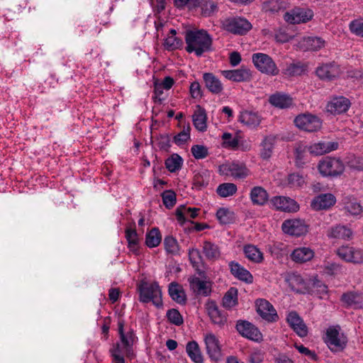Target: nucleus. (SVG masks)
Wrapping results in <instances>:
<instances>
[{
  "label": "nucleus",
  "instance_id": "ddd939ff",
  "mask_svg": "<svg viewBox=\"0 0 363 363\" xmlns=\"http://www.w3.org/2000/svg\"><path fill=\"white\" fill-rule=\"evenodd\" d=\"M281 228L285 233L296 237L301 236L308 231V226L305 221L299 218L284 220Z\"/></svg>",
  "mask_w": 363,
  "mask_h": 363
},
{
  "label": "nucleus",
  "instance_id": "69168bd1",
  "mask_svg": "<svg viewBox=\"0 0 363 363\" xmlns=\"http://www.w3.org/2000/svg\"><path fill=\"white\" fill-rule=\"evenodd\" d=\"M125 237L129 244L135 245L138 243V234L134 229L128 228L125 230Z\"/></svg>",
  "mask_w": 363,
  "mask_h": 363
},
{
  "label": "nucleus",
  "instance_id": "37998d69",
  "mask_svg": "<svg viewBox=\"0 0 363 363\" xmlns=\"http://www.w3.org/2000/svg\"><path fill=\"white\" fill-rule=\"evenodd\" d=\"M199 208H183L182 209H177L176 212V216L177 220L180 223H184L186 220V218H194L198 215Z\"/></svg>",
  "mask_w": 363,
  "mask_h": 363
},
{
  "label": "nucleus",
  "instance_id": "a19ab883",
  "mask_svg": "<svg viewBox=\"0 0 363 363\" xmlns=\"http://www.w3.org/2000/svg\"><path fill=\"white\" fill-rule=\"evenodd\" d=\"M203 253L209 260H215L220 257V252L218 247L208 241H205L203 245Z\"/></svg>",
  "mask_w": 363,
  "mask_h": 363
},
{
  "label": "nucleus",
  "instance_id": "bb28decb",
  "mask_svg": "<svg viewBox=\"0 0 363 363\" xmlns=\"http://www.w3.org/2000/svg\"><path fill=\"white\" fill-rule=\"evenodd\" d=\"M327 235L330 238L346 240H350L352 238V231L346 225H337L328 230Z\"/></svg>",
  "mask_w": 363,
  "mask_h": 363
},
{
  "label": "nucleus",
  "instance_id": "ea45409f",
  "mask_svg": "<svg viewBox=\"0 0 363 363\" xmlns=\"http://www.w3.org/2000/svg\"><path fill=\"white\" fill-rule=\"evenodd\" d=\"M177 32L174 29H171L169 34L164 40V48L168 50H174L179 49L183 45V42L181 38L176 36Z\"/></svg>",
  "mask_w": 363,
  "mask_h": 363
},
{
  "label": "nucleus",
  "instance_id": "f257e3e1",
  "mask_svg": "<svg viewBox=\"0 0 363 363\" xmlns=\"http://www.w3.org/2000/svg\"><path fill=\"white\" fill-rule=\"evenodd\" d=\"M118 326L120 341L111 350V353L114 363H125L124 356L133 357V346L138 338L132 329L125 330L123 320L118 321Z\"/></svg>",
  "mask_w": 363,
  "mask_h": 363
},
{
  "label": "nucleus",
  "instance_id": "c9c22d12",
  "mask_svg": "<svg viewBox=\"0 0 363 363\" xmlns=\"http://www.w3.org/2000/svg\"><path fill=\"white\" fill-rule=\"evenodd\" d=\"M250 196L254 205H264L268 200L267 191L261 186H255L252 188Z\"/></svg>",
  "mask_w": 363,
  "mask_h": 363
},
{
  "label": "nucleus",
  "instance_id": "13d9d810",
  "mask_svg": "<svg viewBox=\"0 0 363 363\" xmlns=\"http://www.w3.org/2000/svg\"><path fill=\"white\" fill-rule=\"evenodd\" d=\"M303 72V67L300 63H291L287 66L284 74L289 76L300 75Z\"/></svg>",
  "mask_w": 363,
  "mask_h": 363
},
{
  "label": "nucleus",
  "instance_id": "e2e57ef3",
  "mask_svg": "<svg viewBox=\"0 0 363 363\" xmlns=\"http://www.w3.org/2000/svg\"><path fill=\"white\" fill-rule=\"evenodd\" d=\"M201 9L205 16H210L217 10V4L214 1H208L202 4Z\"/></svg>",
  "mask_w": 363,
  "mask_h": 363
},
{
  "label": "nucleus",
  "instance_id": "f8f14e48",
  "mask_svg": "<svg viewBox=\"0 0 363 363\" xmlns=\"http://www.w3.org/2000/svg\"><path fill=\"white\" fill-rule=\"evenodd\" d=\"M206 353L209 358L215 362L220 359L222 357L220 342L217 337L212 333H207L203 335Z\"/></svg>",
  "mask_w": 363,
  "mask_h": 363
},
{
  "label": "nucleus",
  "instance_id": "3c124183",
  "mask_svg": "<svg viewBox=\"0 0 363 363\" xmlns=\"http://www.w3.org/2000/svg\"><path fill=\"white\" fill-rule=\"evenodd\" d=\"M286 281L294 291H298V286L303 284L302 277L296 274H289L286 277Z\"/></svg>",
  "mask_w": 363,
  "mask_h": 363
},
{
  "label": "nucleus",
  "instance_id": "b1692460",
  "mask_svg": "<svg viewBox=\"0 0 363 363\" xmlns=\"http://www.w3.org/2000/svg\"><path fill=\"white\" fill-rule=\"evenodd\" d=\"M298 46L304 51L318 50L325 46V40L315 36L305 37L298 43Z\"/></svg>",
  "mask_w": 363,
  "mask_h": 363
},
{
  "label": "nucleus",
  "instance_id": "6e6552de",
  "mask_svg": "<svg viewBox=\"0 0 363 363\" xmlns=\"http://www.w3.org/2000/svg\"><path fill=\"white\" fill-rule=\"evenodd\" d=\"M325 342L332 351H338L344 348L347 339L343 334L339 332L337 328L330 327L326 330Z\"/></svg>",
  "mask_w": 363,
  "mask_h": 363
},
{
  "label": "nucleus",
  "instance_id": "79ce46f5",
  "mask_svg": "<svg viewBox=\"0 0 363 363\" xmlns=\"http://www.w3.org/2000/svg\"><path fill=\"white\" fill-rule=\"evenodd\" d=\"M162 240V235L158 228H152L146 235L145 243L149 247H155L160 245Z\"/></svg>",
  "mask_w": 363,
  "mask_h": 363
},
{
  "label": "nucleus",
  "instance_id": "c756f323",
  "mask_svg": "<svg viewBox=\"0 0 363 363\" xmlns=\"http://www.w3.org/2000/svg\"><path fill=\"white\" fill-rule=\"evenodd\" d=\"M344 209L351 216H357L363 213V206L357 199L352 196L345 197L343 201Z\"/></svg>",
  "mask_w": 363,
  "mask_h": 363
},
{
  "label": "nucleus",
  "instance_id": "4468645a",
  "mask_svg": "<svg viewBox=\"0 0 363 363\" xmlns=\"http://www.w3.org/2000/svg\"><path fill=\"white\" fill-rule=\"evenodd\" d=\"M236 329L242 337L247 339L253 341H259L262 339V334L258 328L248 321H238Z\"/></svg>",
  "mask_w": 363,
  "mask_h": 363
},
{
  "label": "nucleus",
  "instance_id": "f3484780",
  "mask_svg": "<svg viewBox=\"0 0 363 363\" xmlns=\"http://www.w3.org/2000/svg\"><path fill=\"white\" fill-rule=\"evenodd\" d=\"M286 320L289 325L299 337H303L308 335V328L296 312H290L287 315Z\"/></svg>",
  "mask_w": 363,
  "mask_h": 363
},
{
  "label": "nucleus",
  "instance_id": "c03bdc74",
  "mask_svg": "<svg viewBox=\"0 0 363 363\" xmlns=\"http://www.w3.org/2000/svg\"><path fill=\"white\" fill-rule=\"evenodd\" d=\"M238 190L237 186L233 183H223L220 184L217 189V194L221 197L233 196Z\"/></svg>",
  "mask_w": 363,
  "mask_h": 363
},
{
  "label": "nucleus",
  "instance_id": "0e129e2a",
  "mask_svg": "<svg viewBox=\"0 0 363 363\" xmlns=\"http://www.w3.org/2000/svg\"><path fill=\"white\" fill-rule=\"evenodd\" d=\"M292 36L289 35L286 30L283 29H279L275 33V40L278 43H284L289 42L292 39Z\"/></svg>",
  "mask_w": 363,
  "mask_h": 363
},
{
  "label": "nucleus",
  "instance_id": "0eeeda50",
  "mask_svg": "<svg viewBox=\"0 0 363 363\" xmlns=\"http://www.w3.org/2000/svg\"><path fill=\"white\" fill-rule=\"evenodd\" d=\"M313 16L312 10L308 8L296 7L286 12L284 18L291 24H298L310 21Z\"/></svg>",
  "mask_w": 363,
  "mask_h": 363
},
{
  "label": "nucleus",
  "instance_id": "052dcab7",
  "mask_svg": "<svg viewBox=\"0 0 363 363\" xmlns=\"http://www.w3.org/2000/svg\"><path fill=\"white\" fill-rule=\"evenodd\" d=\"M350 28L352 33L363 38V20H355L350 23Z\"/></svg>",
  "mask_w": 363,
  "mask_h": 363
},
{
  "label": "nucleus",
  "instance_id": "2eb2a0df",
  "mask_svg": "<svg viewBox=\"0 0 363 363\" xmlns=\"http://www.w3.org/2000/svg\"><path fill=\"white\" fill-rule=\"evenodd\" d=\"M220 72L225 78L235 82H249L252 79L250 69L245 67L232 70H223Z\"/></svg>",
  "mask_w": 363,
  "mask_h": 363
},
{
  "label": "nucleus",
  "instance_id": "a878e982",
  "mask_svg": "<svg viewBox=\"0 0 363 363\" xmlns=\"http://www.w3.org/2000/svg\"><path fill=\"white\" fill-rule=\"evenodd\" d=\"M269 103L279 108H289L294 105L293 99L288 94L283 93H276L270 96Z\"/></svg>",
  "mask_w": 363,
  "mask_h": 363
},
{
  "label": "nucleus",
  "instance_id": "9b49d317",
  "mask_svg": "<svg viewBox=\"0 0 363 363\" xmlns=\"http://www.w3.org/2000/svg\"><path fill=\"white\" fill-rule=\"evenodd\" d=\"M223 27L226 30L234 34L243 35L251 29L252 25L245 18L235 17L225 20Z\"/></svg>",
  "mask_w": 363,
  "mask_h": 363
},
{
  "label": "nucleus",
  "instance_id": "5701e85b",
  "mask_svg": "<svg viewBox=\"0 0 363 363\" xmlns=\"http://www.w3.org/2000/svg\"><path fill=\"white\" fill-rule=\"evenodd\" d=\"M335 197L331 194H320L316 196L311 203L314 210L327 209L335 203Z\"/></svg>",
  "mask_w": 363,
  "mask_h": 363
},
{
  "label": "nucleus",
  "instance_id": "6ab92c4d",
  "mask_svg": "<svg viewBox=\"0 0 363 363\" xmlns=\"http://www.w3.org/2000/svg\"><path fill=\"white\" fill-rule=\"evenodd\" d=\"M272 203L277 209L285 212H296L299 209L297 202L289 197L275 196Z\"/></svg>",
  "mask_w": 363,
  "mask_h": 363
},
{
  "label": "nucleus",
  "instance_id": "39448f33",
  "mask_svg": "<svg viewBox=\"0 0 363 363\" xmlns=\"http://www.w3.org/2000/svg\"><path fill=\"white\" fill-rule=\"evenodd\" d=\"M255 67L262 73L276 76L279 74V69L272 58L264 53H255L252 57Z\"/></svg>",
  "mask_w": 363,
  "mask_h": 363
},
{
  "label": "nucleus",
  "instance_id": "c85d7f7f",
  "mask_svg": "<svg viewBox=\"0 0 363 363\" xmlns=\"http://www.w3.org/2000/svg\"><path fill=\"white\" fill-rule=\"evenodd\" d=\"M314 256V252L309 247H300L294 249L291 254V259L297 263L310 261Z\"/></svg>",
  "mask_w": 363,
  "mask_h": 363
},
{
  "label": "nucleus",
  "instance_id": "7c9ffc66",
  "mask_svg": "<svg viewBox=\"0 0 363 363\" xmlns=\"http://www.w3.org/2000/svg\"><path fill=\"white\" fill-rule=\"evenodd\" d=\"M230 272L233 275L240 280L247 283L252 282V276L250 272L235 262H231L229 264Z\"/></svg>",
  "mask_w": 363,
  "mask_h": 363
},
{
  "label": "nucleus",
  "instance_id": "680f3d73",
  "mask_svg": "<svg viewBox=\"0 0 363 363\" xmlns=\"http://www.w3.org/2000/svg\"><path fill=\"white\" fill-rule=\"evenodd\" d=\"M280 7L278 0H268L263 4V9L267 12H277Z\"/></svg>",
  "mask_w": 363,
  "mask_h": 363
},
{
  "label": "nucleus",
  "instance_id": "774afa93",
  "mask_svg": "<svg viewBox=\"0 0 363 363\" xmlns=\"http://www.w3.org/2000/svg\"><path fill=\"white\" fill-rule=\"evenodd\" d=\"M351 168L357 170L363 169V157H354L349 162Z\"/></svg>",
  "mask_w": 363,
  "mask_h": 363
},
{
  "label": "nucleus",
  "instance_id": "393cba45",
  "mask_svg": "<svg viewBox=\"0 0 363 363\" xmlns=\"http://www.w3.org/2000/svg\"><path fill=\"white\" fill-rule=\"evenodd\" d=\"M238 121L250 128L258 126L261 117L257 112L245 110L240 112Z\"/></svg>",
  "mask_w": 363,
  "mask_h": 363
},
{
  "label": "nucleus",
  "instance_id": "4d7b16f0",
  "mask_svg": "<svg viewBox=\"0 0 363 363\" xmlns=\"http://www.w3.org/2000/svg\"><path fill=\"white\" fill-rule=\"evenodd\" d=\"M168 320L176 325H180L183 323V318L179 312L176 309H170L167 313Z\"/></svg>",
  "mask_w": 363,
  "mask_h": 363
},
{
  "label": "nucleus",
  "instance_id": "aec40b11",
  "mask_svg": "<svg viewBox=\"0 0 363 363\" xmlns=\"http://www.w3.org/2000/svg\"><path fill=\"white\" fill-rule=\"evenodd\" d=\"M350 106V101L344 96L335 97L327 104L328 112L332 114H340L346 112Z\"/></svg>",
  "mask_w": 363,
  "mask_h": 363
},
{
  "label": "nucleus",
  "instance_id": "58836bf2",
  "mask_svg": "<svg viewBox=\"0 0 363 363\" xmlns=\"http://www.w3.org/2000/svg\"><path fill=\"white\" fill-rule=\"evenodd\" d=\"M243 251L246 257L253 262L260 263L264 259L263 253L253 245L245 246Z\"/></svg>",
  "mask_w": 363,
  "mask_h": 363
},
{
  "label": "nucleus",
  "instance_id": "f704fd0d",
  "mask_svg": "<svg viewBox=\"0 0 363 363\" xmlns=\"http://www.w3.org/2000/svg\"><path fill=\"white\" fill-rule=\"evenodd\" d=\"M169 294L170 297L177 303L184 304L186 302V298L183 287L176 283L172 282L169 286Z\"/></svg>",
  "mask_w": 363,
  "mask_h": 363
},
{
  "label": "nucleus",
  "instance_id": "20e7f679",
  "mask_svg": "<svg viewBox=\"0 0 363 363\" xmlns=\"http://www.w3.org/2000/svg\"><path fill=\"white\" fill-rule=\"evenodd\" d=\"M221 175L230 177L235 179H244L250 174L245 164L240 161L228 162L219 166Z\"/></svg>",
  "mask_w": 363,
  "mask_h": 363
},
{
  "label": "nucleus",
  "instance_id": "e433bc0d",
  "mask_svg": "<svg viewBox=\"0 0 363 363\" xmlns=\"http://www.w3.org/2000/svg\"><path fill=\"white\" fill-rule=\"evenodd\" d=\"M186 351L189 358L195 363H203V359L199 344L191 341L186 344Z\"/></svg>",
  "mask_w": 363,
  "mask_h": 363
},
{
  "label": "nucleus",
  "instance_id": "72a5a7b5",
  "mask_svg": "<svg viewBox=\"0 0 363 363\" xmlns=\"http://www.w3.org/2000/svg\"><path fill=\"white\" fill-rule=\"evenodd\" d=\"M341 301L347 306H353L357 308H363V295L360 294L345 293L342 294Z\"/></svg>",
  "mask_w": 363,
  "mask_h": 363
},
{
  "label": "nucleus",
  "instance_id": "cd10ccee",
  "mask_svg": "<svg viewBox=\"0 0 363 363\" xmlns=\"http://www.w3.org/2000/svg\"><path fill=\"white\" fill-rule=\"evenodd\" d=\"M206 306L208 314L214 324L222 325L225 323L226 318L220 311L215 301H208Z\"/></svg>",
  "mask_w": 363,
  "mask_h": 363
},
{
  "label": "nucleus",
  "instance_id": "f03ea898",
  "mask_svg": "<svg viewBox=\"0 0 363 363\" xmlns=\"http://www.w3.org/2000/svg\"><path fill=\"white\" fill-rule=\"evenodd\" d=\"M185 40L186 50L189 53L194 52L196 56H201L203 53L208 51L212 44L211 38L204 30H187Z\"/></svg>",
  "mask_w": 363,
  "mask_h": 363
},
{
  "label": "nucleus",
  "instance_id": "2f4dec72",
  "mask_svg": "<svg viewBox=\"0 0 363 363\" xmlns=\"http://www.w3.org/2000/svg\"><path fill=\"white\" fill-rule=\"evenodd\" d=\"M189 282L191 289L199 295L207 296L211 293V289L207 283L201 280L199 278L193 277L189 278Z\"/></svg>",
  "mask_w": 363,
  "mask_h": 363
},
{
  "label": "nucleus",
  "instance_id": "4c0bfd02",
  "mask_svg": "<svg viewBox=\"0 0 363 363\" xmlns=\"http://www.w3.org/2000/svg\"><path fill=\"white\" fill-rule=\"evenodd\" d=\"M275 143V137L269 135L266 137L261 143L260 156L263 160H268L273 153Z\"/></svg>",
  "mask_w": 363,
  "mask_h": 363
},
{
  "label": "nucleus",
  "instance_id": "4be33fe9",
  "mask_svg": "<svg viewBox=\"0 0 363 363\" xmlns=\"http://www.w3.org/2000/svg\"><path fill=\"white\" fill-rule=\"evenodd\" d=\"M203 79L207 89L214 94H220L223 91V85L220 80L212 73H204Z\"/></svg>",
  "mask_w": 363,
  "mask_h": 363
},
{
  "label": "nucleus",
  "instance_id": "a18cd8bd",
  "mask_svg": "<svg viewBox=\"0 0 363 363\" xmlns=\"http://www.w3.org/2000/svg\"><path fill=\"white\" fill-rule=\"evenodd\" d=\"M216 218L220 224L230 223L234 220V213L226 208H220L216 212Z\"/></svg>",
  "mask_w": 363,
  "mask_h": 363
},
{
  "label": "nucleus",
  "instance_id": "473e14b6",
  "mask_svg": "<svg viewBox=\"0 0 363 363\" xmlns=\"http://www.w3.org/2000/svg\"><path fill=\"white\" fill-rule=\"evenodd\" d=\"M192 118L194 125L198 130L203 132L206 130L207 117L206 111L200 106H196V109L194 111Z\"/></svg>",
  "mask_w": 363,
  "mask_h": 363
},
{
  "label": "nucleus",
  "instance_id": "9d476101",
  "mask_svg": "<svg viewBox=\"0 0 363 363\" xmlns=\"http://www.w3.org/2000/svg\"><path fill=\"white\" fill-rule=\"evenodd\" d=\"M294 123L299 129L308 132H314L321 127L320 120L315 116L310 113L298 115L294 119Z\"/></svg>",
  "mask_w": 363,
  "mask_h": 363
},
{
  "label": "nucleus",
  "instance_id": "de8ad7c7",
  "mask_svg": "<svg viewBox=\"0 0 363 363\" xmlns=\"http://www.w3.org/2000/svg\"><path fill=\"white\" fill-rule=\"evenodd\" d=\"M238 290L231 287L224 295L223 298V306L225 308H230L237 303Z\"/></svg>",
  "mask_w": 363,
  "mask_h": 363
},
{
  "label": "nucleus",
  "instance_id": "338daca9",
  "mask_svg": "<svg viewBox=\"0 0 363 363\" xmlns=\"http://www.w3.org/2000/svg\"><path fill=\"white\" fill-rule=\"evenodd\" d=\"M189 259H190L191 262L193 264H197L201 260V256L200 252L197 249H194V248L190 249L189 250Z\"/></svg>",
  "mask_w": 363,
  "mask_h": 363
},
{
  "label": "nucleus",
  "instance_id": "bf43d9fd",
  "mask_svg": "<svg viewBox=\"0 0 363 363\" xmlns=\"http://www.w3.org/2000/svg\"><path fill=\"white\" fill-rule=\"evenodd\" d=\"M312 288L313 291L317 293L320 298H323L325 296L327 295L328 286L320 281H315L313 284Z\"/></svg>",
  "mask_w": 363,
  "mask_h": 363
},
{
  "label": "nucleus",
  "instance_id": "09e8293b",
  "mask_svg": "<svg viewBox=\"0 0 363 363\" xmlns=\"http://www.w3.org/2000/svg\"><path fill=\"white\" fill-rule=\"evenodd\" d=\"M165 250L170 254L177 255L179 252V246L177 240L174 237L169 235L164 239Z\"/></svg>",
  "mask_w": 363,
  "mask_h": 363
},
{
  "label": "nucleus",
  "instance_id": "412c9836",
  "mask_svg": "<svg viewBox=\"0 0 363 363\" xmlns=\"http://www.w3.org/2000/svg\"><path fill=\"white\" fill-rule=\"evenodd\" d=\"M308 152L313 155H322L337 148V143L333 142H319L306 146Z\"/></svg>",
  "mask_w": 363,
  "mask_h": 363
},
{
  "label": "nucleus",
  "instance_id": "a211bd4d",
  "mask_svg": "<svg viewBox=\"0 0 363 363\" xmlns=\"http://www.w3.org/2000/svg\"><path fill=\"white\" fill-rule=\"evenodd\" d=\"M258 314L267 321H274L277 318L276 310L273 306L265 299H259L256 301Z\"/></svg>",
  "mask_w": 363,
  "mask_h": 363
},
{
  "label": "nucleus",
  "instance_id": "8fccbe9b",
  "mask_svg": "<svg viewBox=\"0 0 363 363\" xmlns=\"http://www.w3.org/2000/svg\"><path fill=\"white\" fill-rule=\"evenodd\" d=\"M222 138L225 147L236 149L240 145L241 137L238 134L233 135L229 133H223Z\"/></svg>",
  "mask_w": 363,
  "mask_h": 363
},
{
  "label": "nucleus",
  "instance_id": "1a4fd4ad",
  "mask_svg": "<svg viewBox=\"0 0 363 363\" xmlns=\"http://www.w3.org/2000/svg\"><path fill=\"white\" fill-rule=\"evenodd\" d=\"M337 255L342 260L353 264L363 263V250L350 245H342L336 250Z\"/></svg>",
  "mask_w": 363,
  "mask_h": 363
},
{
  "label": "nucleus",
  "instance_id": "7ed1b4c3",
  "mask_svg": "<svg viewBox=\"0 0 363 363\" xmlns=\"http://www.w3.org/2000/svg\"><path fill=\"white\" fill-rule=\"evenodd\" d=\"M140 301L143 303L152 301L156 306H160L162 302V291L157 283H142L139 286Z\"/></svg>",
  "mask_w": 363,
  "mask_h": 363
},
{
  "label": "nucleus",
  "instance_id": "dca6fc26",
  "mask_svg": "<svg viewBox=\"0 0 363 363\" xmlns=\"http://www.w3.org/2000/svg\"><path fill=\"white\" fill-rule=\"evenodd\" d=\"M340 67L335 62L323 64L316 69V74L321 79L331 80L340 74Z\"/></svg>",
  "mask_w": 363,
  "mask_h": 363
},
{
  "label": "nucleus",
  "instance_id": "864d4df0",
  "mask_svg": "<svg viewBox=\"0 0 363 363\" xmlns=\"http://www.w3.org/2000/svg\"><path fill=\"white\" fill-rule=\"evenodd\" d=\"M288 182L291 187H301L305 184V178L298 173H293L289 175Z\"/></svg>",
  "mask_w": 363,
  "mask_h": 363
},
{
  "label": "nucleus",
  "instance_id": "603ef678",
  "mask_svg": "<svg viewBox=\"0 0 363 363\" xmlns=\"http://www.w3.org/2000/svg\"><path fill=\"white\" fill-rule=\"evenodd\" d=\"M162 197L163 203L167 208H172L176 203V194L171 190L163 192Z\"/></svg>",
  "mask_w": 363,
  "mask_h": 363
},
{
  "label": "nucleus",
  "instance_id": "49530a36",
  "mask_svg": "<svg viewBox=\"0 0 363 363\" xmlns=\"http://www.w3.org/2000/svg\"><path fill=\"white\" fill-rule=\"evenodd\" d=\"M182 158L179 155L174 154L166 160L165 165L169 172H174L182 167Z\"/></svg>",
  "mask_w": 363,
  "mask_h": 363
},
{
  "label": "nucleus",
  "instance_id": "5fc2aeb1",
  "mask_svg": "<svg viewBox=\"0 0 363 363\" xmlns=\"http://www.w3.org/2000/svg\"><path fill=\"white\" fill-rule=\"evenodd\" d=\"M190 130L191 128L188 125L184 128L180 133L174 136V140L177 145H182L186 143L190 138Z\"/></svg>",
  "mask_w": 363,
  "mask_h": 363
},
{
  "label": "nucleus",
  "instance_id": "423d86ee",
  "mask_svg": "<svg viewBox=\"0 0 363 363\" xmlns=\"http://www.w3.org/2000/svg\"><path fill=\"white\" fill-rule=\"evenodd\" d=\"M344 169L342 162L336 158L325 157L318 164L319 172L324 177L340 175L343 172Z\"/></svg>",
  "mask_w": 363,
  "mask_h": 363
},
{
  "label": "nucleus",
  "instance_id": "6e6d98bb",
  "mask_svg": "<svg viewBox=\"0 0 363 363\" xmlns=\"http://www.w3.org/2000/svg\"><path fill=\"white\" fill-rule=\"evenodd\" d=\"M193 156L197 159H203L208 155V149L203 145H195L191 149Z\"/></svg>",
  "mask_w": 363,
  "mask_h": 363
}]
</instances>
